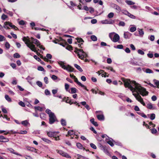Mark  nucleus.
Listing matches in <instances>:
<instances>
[{
  "label": "nucleus",
  "instance_id": "35",
  "mask_svg": "<svg viewBox=\"0 0 159 159\" xmlns=\"http://www.w3.org/2000/svg\"><path fill=\"white\" fill-rule=\"evenodd\" d=\"M5 98L8 102H11V99L9 97V96L7 95H5Z\"/></svg>",
  "mask_w": 159,
  "mask_h": 159
},
{
  "label": "nucleus",
  "instance_id": "53",
  "mask_svg": "<svg viewBox=\"0 0 159 159\" xmlns=\"http://www.w3.org/2000/svg\"><path fill=\"white\" fill-rule=\"evenodd\" d=\"M157 132V130L153 128L151 129V133L153 134H155Z\"/></svg>",
  "mask_w": 159,
  "mask_h": 159
},
{
  "label": "nucleus",
  "instance_id": "15",
  "mask_svg": "<svg viewBox=\"0 0 159 159\" xmlns=\"http://www.w3.org/2000/svg\"><path fill=\"white\" fill-rule=\"evenodd\" d=\"M9 141L8 138H7L3 136H0V142H7Z\"/></svg>",
  "mask_w": 159,
  "mask_h": 159
},
{
  "label": "nucleus",
  "instance_id": "27",
  "mask_svg": "<svg viewBox=\"0 0 159 159\" xmlns=\"http://www.w3.org/2000/svg\"><path fill=\"white\" fill-rule=\"evenodd\" d=\"M126 3L128 5H133L135 4V3L131 1L126 0L125 1Z\"/></svg>",
  "mask_w": 159,
  "mask_h": 159
},
{
  "label": "nucleus",
  "instance_id": "57",
  "mask_svg": "<svg viewBox=\"0 0 159 159\" xmlns=\"http://www.w3.org/2000/svg\"><path fill=\"white\" fill-rule=\"evenodd\" d=\"M5 40V38L3 36L0 35V41L1 42Z\"/></svg>",
  "mask_w": 159,
  "mask_h": 159
},
{
  "label": "nucleus",
  "instance_id": "33",
  "mask_svg": "<svg viewBox=\"0 0 159 159\" xmlns=\"http://www.w3.org/2000/svg\"><path fill=\"white\" fill-rule=\"evenodd\" d=\"M136 30V27L135 26H134L130 28L129 31L132 32H133L135 31Z\"/></svg>",
  "mask_w": 159,
  "mask_h": 159
},
{
  "label": "nucleus",
  "instance_id": "41",
  "mask_svg": "<svg viewBox=\"0 0 159 159\" xmlns=\"http://www.w3.org/2000/svg\"><path fill=\"white\" fill-rule=\"evenodd\" d=\"M65 89L67 91H69V85L67 84V83H65Z\"/></svg>",
  "mask_w": 159,
  "mask_h": 159
},
{
  "label": "nucleus",
  "instance_id": "38",
  "mask_svg": "<svg viewBox=\"0 0 159 159\" xmlns=\"http://www.w3.org/2000/svg\"><path fill=\"white\" fill-rule=\"evenodd\" d=\"M155 115L154 113H152L151 114L150 116V119L153 120L155 119Z\"/></svg>",
  "mask_w": 159,
  "mask_h": 159
},
{
  "label": "nucleus",
  "instance_id": "31",
  "mask_svg": "<svg viewBox=\"0 0 159 159\" xmlns=\"http://www.w3.org/2000/svg\"><path fill=\"white\" fill-rule=\"evenodd\" d=\"M34 109L36 111V110H39L40 111H43V108L41 107H39V106L34 107Z\"/></svg>",
  "mask_w": 159,
  "mask_h": 159
},
{
  "label": "nucleus",
  "instance_id": "16",
  "mask_svg": "<svg viewBox=\"0 0 159 159\" xmlns=\"http://www.w3.org/2000/svg\"><path fill=\"white\" fill-rule=\"evenodd\" d=\"M80 103L83 106H84L85 108L88 110L89 111L90 108L89 106L88 105L86 104V102H80Z\"/></svg>",
  "mask_w": 159,
  "mask_h": 159
},
{
  "label": "nucleus",
  "instance_id": "6",
  "mask_svg": "<svg viewBox=\"0 0 159 159\" xmlns=\"http://www.w3.org/2000/svg\"><path fill=\"white\" fill-rule=\"evenodd\" d=\"M27 37H24L22 39L23 41L26 44V46L29 48L31 47L32 45H34V44H32L30 40L27 38Z\"/></svg>",
  "mask_w": 159,
  "mask_h": 159
},
{
  "label": "nucleus",
  "instance_id": "40",
  "mask_svg": "<svg viewBox=\"0 0 159 159\" xmlns=\"http://www.w3.org/2000/svg\"><path fill=\"white\" fill-rule=\"evenodd\" d=\"M114 16V14L113 13L110 12L108 14L107 17L108 18H112Z\"/></svg>",
  "mask_w": 159,
  "mask_h": 159
},
{
  "label": "nucleus",
  "instance_id": "1",
  "mask_svg": "<svg viewBox=\"0 0 159 159\" xmlns=\"http://www.w3.org/2000/svg\"><path fill=\"white\" fill-rule=\"evenodd\" d=\"M122 81L124 82L125 87H128L133 92L138 91L143 96L148 95V92L146 91V89L141 87L140 84L136 83L135 81H131L129 79L124 78L123 79Z\"/></svg>",
  "mask_w": 159,
  "mask_h": 159
},
{
  "label": "nucleus",
  "instance_id": "62",
  "mask_svg": "<svg viewBox=\"0 0 159 159\" xmlns=\"http://www.w3.org/2000/svg\"><path fill=\"white\" fill-rule=\"evenodd\" d=\"M90 129L91 130L93 131V133H94V134H96L97 133L96 131L94 129L93 127H90Z\"/></svg>",
  "mask_w": 159,
  "mask_h": 159
},
{
  "label": "nucleus",
  "instance_id": "51",
  "mask_svg": "<svg viewBox=\"0 0 159 159\" xmlns=\"http://www.w3.org/2000/svg\"><path fill=\"white\" fill-rule=\"evenodd\" d=\"M27 133V132L26 130H21L18 133L20 134H26Z\"/></svg>",
  "mask_w": 159,
  "mask_h": 159
},
{
  "label": "nucleus",
  "instance_id": "48",
  "mask_svg": "<svg viewBox=\"0 0 159 159\" xmlns=\"http://www.w3.org/2000/svg\"><path fill=\"white\" fill-rule=\"evenodd\" d=\"M128 16H129L130 18H132V19H135L136 17L134 16L133 15L130 14V13H129L127 15Z\"/></svg>",
  "mask_w": 159,
  "mask_h": 159
},
{
  "label": "nucleus",
  "instance_id": "64",
  "mask_svg": "<svg viewBox=\"0 0 159 159\" xmlns=\"http://www.w3.org/2000/svg\"><path fill=\"white\" fill-rule=\"evenodd\" d=\"M130 7L134 9H138V7L136 5H133L131 6Z\"/></svg>",
  "mask_w": 159,
  "mask_h": 159
},
{
  "label": "nucleus",
  "instance_id": "45",
  "mask_svg": "<svg viewBox=\"0 0 159 159\" xmlns=\"http://www.w3.org/2000/svg\"><path fill=\"white\" fill-rule=\"evenodd\" d=\"M75 132L72 130H70L68 132L67 134L72 135L74 134Z\"/></svg>",
  "mask_w": 159,
  "mask_h": 159
},
{
  "label": "nucleus",
  "instance_id": "28",
  "mask_svg": "<svg viewBox=\"0 0 159 159\" xmlns=\"http://www.w3.org/2000/svg\"><path fill=\"white\" fill-rule=\"evenodd\" d=\"M46 113L48 114L49 116L50 115H52V114H54L50 110L48 109H47L46 110Z\"/></svg>",
  "mask_w": 159,
  "mask_h": 159
},
{
  "label": "nucleus",
  "instance_id": "4",
  "mask_svg": "<svg viewBox=\"0 0 159 159\" xmlns=\"http://www.w3.org/2000/svg\"><path fill=\"white\" fill-rule=\"evenodd\" d=\"M109 37L111 40L115 43L118 42L120 38L119 35L114 32L110 33Z\"/></svg>",
  "mask_w": 159,
  "mask_h": 159
},
{
  "label": "nucleus",
  "instance_id": "12",
  "mask_svg": "<svg viewBox=\"0 0 159 159\" xmlns=\"http://www.w3.org/2000/svg\"><path fill=\"white\" fill-rule=\"evenodd\" d=\"M59 133V132H47V134L48 136L49 137H55V136H56V134Z\"/></svg>",
  "mask_w": 159,
  "mask_h": 159
},
{
  "label": "nucleus",
  "instance_id": "2",
  "mask_svg": "<svg viewBox=\"0 0 159 159\" xmlns=\"http://www.w3.org/2000/svg\"><path fill=\"white\" fill-rule=\"evenodd\" d=\"M74 52L77 54L79 58L82 60H83L84 57H86L87 56V55L83 51V50L78 49L76 48H75Z\"/></svg>",
  "mask_w": 159,
  "mask_h": 159
},
{
  "label": "nucleus",
  "instance_id": "36",
  "mask_svg": "<svg viewBox=\"0 0 159 159\" xmlns=\"http://www.w3.org/2000/svg\"><path fill=\"white\" fill-rule=\"evenodd\" d=\"M114 7V8L116 10H117L119 11H120L121 9L119 6L115 4Z\"/></svg>",
  "mask_w": 159,
  "mask_h": 159
},
{
  "label": "nucleus",
  "instance_id": "58",
  "mask_svg": "<svg viewBox=\"0 0 159 159\" xmlns=\"http://www.w3.org/2000/svg\"><path fill=\"white\" fill-rule=\"evenodd\" d=\"M51 78L53 80H55L58 79V77L55 75H52L51 76Z\"/></svg>",
  "mask_w": 159,
  "mask_h": 159
},
{
  "label": "nucleus",
  "instance_id": "46",
  "mask_svg": "<svg viewBox=\"0 0 159 159\" xmlns=\"http://www.w3.org/2000/svg\"><path fill=\"white\" fill-rule=\"evenodd\" d=\"M5 46L7 49H9L10 47V44L8 42H6L5 43Z\"/></svg>",
  "mask_w": 159,
  "mask_h": 159
},
{
  "label": "nucleus",
  "instance_id": "23",
  "mask_svg": "<svg viewBox=\"0 0 159 159\" xmlns=\"http://www.w3.org/2000/svg\"><path fill=\"white\" fill-rule=\"evenodd\" d=\"M74 66L80 72H81L83 71V70L77 64H75Z\"/></svg>",
  "mask_w": 159,
  "mask_h": 159
},
{
  "label": "nucleus",
  "instance_id": "59",
  "mask_svg": "<svg viewBox=\"0 0 159 159\" xmlns=\"http://www.w3.org/2000/svg\"><path fill=\"white\" fill-rule=\"evenodd\" d=\"M1 18L2 20H5L7 18V16L4 14H3L2 15Z\"/></svg>",
  "mask_w": 159,
  "mask_h": 159
},
{
  "label": "nucleus",
  "instance_id": "25",
  "mask_svg": "<svg viewBox=\"0 0 159 159\" xmlns=\"http://www.w3.org/2000/svg\"><path fill=\"white\" fill-rule=\"evenodd\" d=\"M76 146L77 147L80 149H82L83 148V147L82 145L80 143H76Z\"/></svg>",
  "mask_w": 159,
  "mask_h": 159
},
{
  "label": "nucleus",
  "instance_id": "29",
  "mask_svg": "<svg viewBox=\"0 0 159 159\" xmlns=\"http://www.w3.org/2000/svg\"><path fill=\"white\" fill-rule=\"evenodd\" d=\"M77 156L78 157V158H77L78 159H80V158H83V159H89L88 158H87V157H84L80 155L79 154H77Z\"/></svg>",
  "mask_w": 159,
  "mask_h": 159
},
{
  "label": "nucleus",
  "instance_id": "21",
  "mask_svg": "<svg viewBox=\"0 0 159 159\" xmlns=\"http://www.w3.org/2000/svg\"><path fill=\"white\" fill-rule=\"evenodd\" d=\"M138 30L139 32V35L141 37H143L144 34V32L143 30V29L138 28Z\"/></svg>",
  "mask_w": 159,
  "mask_h": 159
},
{
  "label": "nucleus",
  "instance_id": "10",
  "mask_svg": "<svg viewBox=\"0 0 159 159\" xmlns=\"http://www.w3.org/2000/svg\"><path fill=\"white\" fill-rule=\"evenodd\" d=\"M102 22L103 24H113L115 23V21L112 20H105L102 21Z\"/></svg>",
  "mask_w": 159,
  "mask_h": 159
},
{
  "label": "nucleus",
  "instance_id": "34",
  "mask_svg": "<svg viewBox=\"0 0 159 159\" xmlns=\"http://www.w3.org/2000/svg\"><path fill=\"white\" fill-rule=\"evenodd\" d=\"M145 72L147 73H153V71L151 69L147 68L146 69Z\"/></svg>",
  "mask_w": 159,
  "mask_h": 159
},
{
  "label": "nucleus",
  "instance_id": "9",
  "mask_svg": "<svg viewBox=\"0 0 159 159\" xmlns=\"http://www.w3.org/2000/svg\"><path fill=\"white\" fill-rule=\"evenodd\" d=\"M58 153L62 156L64 157H66L70 158L71 157L70 156L68 155L67 153L64 152L61 150H59L57 152Z\"/></svg>",
  "mask_w": 159,
  "mask_h": 159
},
{
  "label": "nucleus",
  "instance_id": "37",
  "mask_svg": "<svg viewBox=\"0 0 159 159\" xmlns=\"http://www.w3.org/2000/svg\"><path fill=\"white\" fill-rule=\"evenodd\" d=\"M36 84L40 87H41L43 86L42 83L39 81L36 82Z\"/></svg>",
  "mask_w": 159,
  "mask_h": 159
},
{
  "label": "nucleus",
  "instance_id": "8",
  "mask_svg": "<svg viewBox=\"0 0 159 159\" xmlns=\"http://www.w3.org/2000/svg\"><path fill=\"white\" fill-rule=\"evenodd\" d=\"M74 79V81L76 82L78 85L80 86L87 91H88L89 90L87 89L85 85L82 84L80 82H79L78 80V79L76 77Z\"/></svg>",
  "mask_w": 159,
  "mask_h": 159
},
{
  "label": "nucleus",
  "instance_id": "22",
  "mask_svg": "<svg viewBox=\"0 0 159 159\" xmlns=\"http://www.w3.org/2000/svg\"><path fill=\"white\" fill-rule=\"evenodd\" d=\"M91 122L95 126H98V124L96 122H95L94 121V118H92L90 120Z\"/></svg>",
  "mask_w": 159,
  "mask_h": 159
},
{
  "label": "nucleus",
  "instance_id": "3",
  "mask_svg": "<svg viewBox=\"0 0 159 159\" xmlns=\"http://www.w3.org/2000/svg\"><path fill=\"white\" fill-rule=\"evenodd\" d=\"M58 64L64 69L66 70L69 72H73L74 68L70 65H68L67 66L65 65V63L62 61L58 62Z\"/></svg>",
  "mask_w": 159,
  "mask_h": 159
},
{
  "label": "nucleus",
  "instance_id": "26",
  "mask_svg": "<svg viewBox=\"0 0 159 159\" xmlns=\"http://www.w3.org/2000/svg\"><path fill=\"white\" fill-rule=\"evenodd\" d=\"M27 149L28 150L30 151L31 152H35L36 151V149L34 148L31 147H28L27 148Z\"/></svg>",
  "mask_w": 159,
  "mask_h": 159
},
{
  "label": "nucleus",
  "instance_id": "13",
  "mask_svg": "<svg viewBox=\"0 0 159 159\" xmlns=\"http://www.w3.org/2000/svg\"><path fill=\"white\" fill-rule=\"evenodd\" d=\"M5 25H8L10 27L14 29L15 30H18V28L15 25H14L12 24L9 22V21H6L5 22Z\"/></svg>",
  "mask_w": 159,
  "mask_h": 159
},
{
  "label": "nucleus",
  "instance_id": "60",
  "mask_svg": "<svg viewBox=\"0 0 159 159\" xmlns=\"http://www.w3.org/2000/svg\"><path fill=\"white\" fill-rule=\"evenodd\" d=\"M45 93L47 95H49L50 94V92L48 89H46L45 91Z\"/></svg>",
  "mask_w": 159,
  "mask_h": 159
},
{
  "label": "nucleus",
  "instance_id": "39",
  "mask_svg": "<svg viewBox=\"0 0 159 159\" xmlns=\"http://www.w3.org/2000/svg\"><path fill=\"white\" fill-rule=\"evenodd\" d=\"M21 124L25 126H26L29 124V122L27 120H25L22 121Z\"/></svg>",
  "mask_w": 159,
  "mask_h": 159
},
{
  "label": "nucleus",
  "instance_id": "24",
  "mask_svg": "<svg viewBox=\"0 0 159 159\" xmlns=\"http://www.w3.org/2000/svg\"><path fill=\"white\" fill-rule=\"evenodd\" d=\"M41 139L44 141L45 142L47 143H51V141L45 138H41Z\"/></svg>",
  "mask_w": 159,
  "mask_h": 159
},
{
  "label": "nucleus",
  "instance_id": "7",
  "mask_svg": "<svg viewBox=\"0 0 159 159\" xmlns=\"http://www.w3.org/2000/svg\"><path fill=\"white\" fill-rule=\"evenodd\" d=\"M133 95L134 96L136 99L143 106H145V104L144 102L143 98L140 95L134 93L133 94Z\"/></svg>",
  "mask_w": 159,
  "mask_h": 159
},
{
  "label": "nucleus",
  "instance_id": "49",
  "mask_svg": "<svg viewBox=\"0 0 159 159\" xmlns=\"http://www.w3.org/2000/svg\"><path fill=\"white\" fill-rule=\"evenodd\" d=\"M138 52L139 54L142 55H143L144 54V52L141 49H139L138 51Z\"/></svg>",
  "mask_w": 159,
  "mask_h": 159
},
{
  "label": "nucleus",
  "instance_id": "61",
  "mask_svg": "<svg viewBox=\"0 0 159 159\" xmlns=\"http://www.w3.org/2000/svg\"><path fill=\"white\" fill-rule=\"evenodd\" d=\"M122 12L123 13V14H125V15H128V14L129 13V12L128 11H126V10H123L122 11Z\"/></svg>",
  "mask_w": 159,
  "mask_h": 159
},
{
  "label": "nucleus",
  "instance_id": "52",
  "mask_svg": "<svg viewBox=\"0 0 159 159\" xmlns=\"http://www.w3.org/2000/svg\"><path fill=\"white\" fill-rule=\"evenodd\" d=\"M19 104L22 107H24L25 106V105L24 102L21 101L19 103Z\"/></svg>",
  "mask_w": 159,
  "mask_h": 159
},
{
  "label": "nucleus",
  "instance_id": "30",
  "mask_svg": "<svg viewBox=\"0 0 159 159\" xmlns=\"http://www.w3.org/2000/svg\"><path fill=\"white\" fill-rule=\"evenodd\" d=\"M61 124L62 126H65L66 125V122L65 120L63 119H61Z\"/></svg>",
  "mask_w": 159,
  "mask_h": 159
},
{
  "label": "nucleus",
  "instance_id": "18",
  "mask_svg": "<svg viewBox=\"0 0 159 159\" xmlns=\"http://www.w3.org/2000/svg\"><path fill=\"white\" fill-rule=\"evenodd\" d=\"M100 148V149L103 150L105 153H107L108 152V151L105 146H103L102 145H101Z\"/></svg>",
  "mask_w": 159,
  "mask_h": 159
},
{
  "label": "nucleus",
  "instance_id": "63",
  "mask_svg": "<svg viewBox=\"0 0 159 159\" xmlns=\"http://www.w3.org/2000/svg\"><path fill=\"white\" fill-rule=\"evenodd\" d=\"M44 80L46 84H47L48 83V79L47 77H45L44 78Z\"/></svg>",
  "mask_w": 159,
  "mask_h": 159
},
{
  "label": "nucleus",
  "instance_id": "11",
  "mask_svg": "<svg viewBox=\"0 0 159 159\" xmlns=\"http://www.w3.org/2000/svg\"><path fill=\"white\" fill-rule=\"evenodd\" d=\"M31 40L32 41V42H31V43H32V44H35L37 46H39V45L40 44V42L37 39H34V38L32 37L31 38Z\"/></svg>",
  "mask_w": 159,
  "mask_h": 159
},
{
  "label": "nucleus",
  "instance_id": "5",
  "mask_svg": "<svg viewBox=\"0 0 159 159\" xmlns=\"http://www.w3.org/2000/svg\"><path fill=\"white\" fill-rule=\"evenodd\" d=\"M49 117V123L52 124L54 123L55 121H58L57 118L54 114L50 115Z\"/></svg>",
  "mask_w": 159,
  "mask_h": 159
},
{
  "label": "nucleus",
  "instance_id": "44",
  "mask_svg": "<svg viewBox=\"0 0 159 159\" xmlns=\"http://www.w3.org/2000/svg\"><path fill=\"white\" fill-rule=\"evenodd\" d=\"M14 58H18L20 57V55L18 53H15L13 55Z\"/></svg>",
  "mask_w": 159,
  "mask_h": 159
},
{
  "label": "nucleus",
  "instance_id": "19",
  "mask_svg": "<svg viewBox=\"0 0 159 159\" xmlns=\"http://www.w3.org/2000/svg\"><path fill=\"white\" fill-rule=\"evenodd\" d=\"M71 91L69 90L68 92L71 94L75 93L77 92V89L75 88H70Z\"/></svg>",
  "mask_w": 159,
  "mask_h": 159
},
{
  "label": "nucleus",
  "instance_id": "56",
  "mask_svg": "<svg viewBox=\"0 0 159 159\" xmlns=\"http://www.w3.org/2000/svg\"><path fill=\"white\" fill-rule=\"evenodd\" d=\"M90 145L91 147L94 149H95L97 148V147L93 143H91L90 144Z\"/></svg>",
  "mask_w": 159,
  "mask_h": 159
},
{
  "label": "nucleus",
  "instance_id": "20",
  "mask_svg": "<svg viewBox=\"0 0 159 159\" xmlns=\"http://www.w3.org/2000/svg\"><path fill=\"white\" fill-rule=\"evenodd\" d=\"M97 118L100 120H103L104 119V117L103 115H98L97 116Z\"/></svg>",
  "mask_w": 159,
  "mask_h": 159
},
{
  "label": "nucleus",
  "instance_id": "50",
  "mask_svg": "<svg viewBox=\"0 0 159 159\" xmlns=\"http://www.w3.org/2000/svg\"><path fill=\"white\" fill-rule=\"evenodd\" d=\"M34 57L39 62L41 61V59L36 55H35L34 56Z\"/></svg>",
  "mask_w": 159,
  "mask_h": 159
},
{
  "label": "nucleus",
  "instance_id": "43",
  "mask_svg": "<svg viewBox=\"0 0 159 159\" xmlns=\"http://www.w3.org/2000/svg\"><path fill=\"white\" fill-rule=\"evenodd\" d=\"M107 143L111 147H113L114 145L113 143L111 140H108L107 141Z\"/></svg>",
  "mask_w": 159,
  "mask_h": 159
},
{
  "label": "nucleus",
  "instance_id": "54",
  "mask_svg": "<svg viewBox=\"0 0 159 159\" xmlns=\"http://www.w3.org/2000/svg\"><path fill=\"white\" fill-rule=\"evenodd\" d=\"M38 70L41 71H44V69L41 66H39L38 67Z\"/></svg>",
  "mask_w": 159,
  "mask_h": 159
},
{
  "label": "nucleus",
  "instance_id": "14",
  "mask_svg": "<svg viewBox=\"0 0 159 159\" xmlns=\"http://www.w3.org/2000/svg\"><path fill=\"white\" fill-rule=\"evenodd\" d=\"M132 34L129 32H125L124 34V37L125 39H128L131 36Z\"/></svg>",
  "mask_w": 159,
  "mask_h": 159
},
{
  "label": "nucleus",
  "instance_id": "47",
  "mask_svg": "<svg viewBox=\"0 0 159 159\" xmlns=\"http://www.w3.org/2000/svg\"><path fill=\"white\" fill-rule=\"evenodd\" d=\"M147 107L148 108L151 109L152 108V104L151 103H149L147 104Z\"/></svg>",
  "mask_w": 159,
  "mask_h": 159
},
{
  "label": "nucleus",
  "instance_id": "17",
  "mask_svg": "<svg viewBox=\"0 0 159 159\" xmlns=\"http://www.w3.org/2000/svg\"><path fill=\"white\" fill-rule=\"evenodd\" d=\"M32 51L35 52L37 55L39 54V53L36 50V48L34 45H32L31 47L30 48Z\"/></svg>",
  "mask_w": 159,
  "mask_h": 159
},
{
  "label": "nucleus",
  "instance_id": "32",
  "mask_svg": "<svg viewBox=\"0 0 159 159\" xmlns=\"http://www.w3.org/2000/svg\"><path fill=\"white\" fill-rule=\"evenodd\" d=\"M91 39L94 41H96L97 40V37L94 35H92L91 36Z\"/></svg>",
  "mask_w": 159,
  "mask_h": 159
},
{
  "label": "nucleus",
  "instance_id": "42",
  "mask_svg": "<svg viewBox=\"0 0 159 159\" xmlns=\"http://www.w3.org/2000/svg\"><path fill=\"white\" fill-rule=\"evenodd\" d=\"M106 69L108 70H110L111 71L114 72H115V71L113 69V68L111 66L107 67H106Z\"/></svg>",
  "mask_w": 159,
  "mask_h": 159
},
{
  "label": "nucleus",
  "instance_id": "55",
  "mask_svg": "<svg viewBox=\"0 0 159 159\" xmlns=\"http://www.w3.org/2000/svg\"><path fill=\"white\" fill-rule=\"evenodd\" d=\"M119 26H124L125 25V23L124 22L122 21H121L119 22Z\"/></svg>",
  "mask_w": 159,
  "mask_h": 159
}]
</instances>
